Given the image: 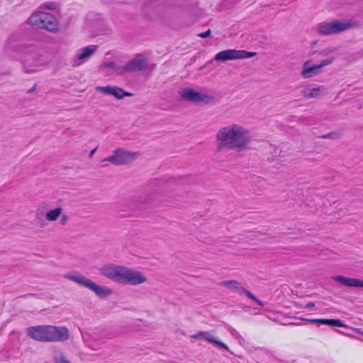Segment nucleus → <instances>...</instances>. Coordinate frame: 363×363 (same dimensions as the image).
Masks as SVG:
<instances>
[{
  "instance_id": "nucleus-25",
  "label": "nucleus",
  "mask_w": 363,
  "mask_h": 363,
  "mask_svg": "<svg viewBox=\"0 0 363 363\" xmlns=\"http://www.w3.org/2000/svg\"><path fill=\"white\" fill-rule=\"evenodd\" d=\"M303 320L308 323H318V324H321V325H323V323H324V318H321V319L304 318Z\"/></svg>"
},
{
  "instance_id": "nucleus-2",
  "label": "nucleus",
  "mask_w": 363,
  "mask_h": 363,
  "mask_svg": "<svg viewBox=\"0 0 363 363\" xmlns=\"http://www.w3.org/2000/svg\"><path fill=\"white\" fill-rule=\"evenodd\" d=\"M218 148H227L238 152L245 150L251 142L248 129L238 123H231L221 128L216 133Z\"/></svg>"
},
{
  "instance_id": "nucleus-27",
  "label": "nucleus",
  "mask_w": 363,
  "mask_h": 363,
  "mask_svg": "<svg viewBox=\"0 0 363 363\" xmlns=\"http://www.w3.org/2000/svg\"><path fill=\"white\" fill-rule=\"evenodd\" d=\"M203 331L199 332L191 336L194 339H203Z\"/></svg>"
},
{
  "instance_id": "nucleus-28",
  "label": "nucleus",
  "mask_w": 363,
  "mask_h": 363,
  "mask_svg": "<svg viewBox=\"0 0 363 363\" xmlns=\"http://www.w3.org/2000/svg\"><path fill=\"white\" fill-rule=\"evenodd\" d=\"M46 6L49 9H54L55 8V2L50 1L48 4H46Z\"/></svg>"
},
{
  "instance_id": "nucleus-19",
  "label": "nucleus",
  "mask_w": 363,
  "mask_h": 363,
  "mask_svg": "<svg viewBox=\"0 0 363 363\" xmlns=\"http://www.w3.org/2000/svg\"><path fill=\"white\" fill-rule=\"evenodd\" d=\"M103 67L113 70L117 74H123L125 73V65H120L116 62L111 61L104 62Z\"/></svg>"
},
{
  "instance_id": "nucleus-8",
  "label": "nucleus",
  "mask_w": 363,
  "mask_h": 363,
  "mask_svg": "<svg viewBox=\"0 0 363 363\" xmlns=\"http://www.w3.org/2000/svg\"><path fill=\"white\" fill-rule=\"evenodd\" d=\"M136 157V152H131L123 149H116L113 155L102 160L104 162H110L116 165H121L133 161Z\"/></svg>"
},
{
  "instance_id": "nucleus-22",
  "label": "nucleus",
  "mask_w": 363,
  "mask_h": 363,
  "mask_svg": "<svg viewBox=\"0 0 363 363\" xmlns=\"http://www.w3.org/2000/svg\"><path fill=\"white\" fill-rule=\"evenodd\" d=\"M53 359L55 363H70L63 353L60 350H55L53 353Z\"/></svg>"
},
{
  "instance_id": "nucleus-21",
  "label": "nucleus",
  "mask_w": 363,
  "mask_h": 363,
  "mask_svg": "<svg viewBox=\"0 0 363 363\" xmlns=\"http://www.w3.org/2000/svg\"><path fill=\"white\" fill-rule=\"evenodd\" d=\"M62 210L60 207L50 210L47 212L45 218L49 221H55L60 217V216L62 214Z\"/></svg>"
},
{
  "instance_id": "nucleus-10",
  "label": "nucleus",
  "mask_w": 363,
  "mask_h": 363,
  "mask_svg": "<svg viewBox=\"0 0 363 363\" xmlns=\"http://www.w3.org/2000/svg\"><path fill=\"white\" fill-rule=\"evenodd\" d=\"M97 48V45H90L78 50L76 55L70 61L72 66L77 67L87 62L90 57L96 52Z\"/></svg>"
},
{
  "instance_id": "nucleus-32",
  "label": "nucleus",
  "mask_w": 363,
  "mask_h": 363,
  "mask_svg": "<svg viewBox=\"0 0 363 363\" xmlns=\"http://www.w3.org/2000/svg\"><path fill=\"white\" fill-rule=\"evenodd\" d=\"M35 89V85H34L31 89H30L28 91V93H31L33 91H34Z\"/></svg>"
},
{
  "instance_id": "nucleus-1",
  "label": "nucleus",
  "mask_w": 363,
  "mask_h": 363,
  "mask_svg": "<svg viewBox=\"0 0 363 363\" xmlns=\"http://www.w3.org/2000/svg\"><path fill=\"white\" fill-rule=\"evenodd\" d=\"M16 36L12 35L8 40V48L21 55L19 60L27 73L40 70L49 62L47 50L33 44H14Z\"/></svg>"
},
{
  "instance_id": "nucleus-26",
  "label": "nucleus",
  "mask_w": 363,
  "mask_h": 363,
  "mask_svg": "<svg viewBox=\"0 0 363 363\" xmlns=\"http://www.w3.org/2000/svg\"><path fill=\"white\" fill-rule=\"evenodd\" d=\"M211 33V30H210V29H208V30H206V31H205V32H203V33H199L197 35H198L199 37H200V38H208V37H209V36H210Z\"/></svg>"
},
{
  "instance_id": "nucleus-12",
  "label": "nucleus",
  "mask_w": 363,
  "mask_h": 363,
  "mask_svg": "<svg viewBox=\"0 0 363 363\" xmlns=\"http://www.w3.org/2000/svg\"><path fill=\"white\" fill-rule=\"evenodd\" d=\"M147 65L146 59L140 54L137 55L132 60L125 64V72L144 70Z\"/></svg>"
},
{
  "instance_id": "nucleus-5",
  "label": "nucleus",
  "mask_w": 363,
  "mask_h": 363,
  "mask_svg": "<svg viewBox=\"0 0 363 363\" xmlns=\"http://www.w3.org/2000/svg\"><path fill=\"white\" fill-rule=\"evenodd\" d=\"M355 25L351 20H335L317 24L315 30L322 35H335L350 29Z\"/></svg>"
},
{
  "instance_id": "nucleus-33",
  "label": "nucleus",
  "mask_w": 363,
  "mask_h": 363,
  "mask_svg": "<svg viewBox=\"0 0 363 363\" xmlns=\"http://www.w3.org/2000/svg\"><path fill=\"white\" fill-rule=\"evenodd\" d=\"M230 333H231V334H232L233 335H235V334H237V333H238V332H237L235 329H232V330H230Z\"/></svg>"
},
{
  "instance_id": "nucleus-11",
  "label": "nucleus",
  "mask_w": 363,
  "mask_h": 363,
  "mask_svg": "<svg viewBox=\"0 0 363 363\" xmlns=\"http://www.w3.org/2000/svg\"><path fill=\"white\" fill-rule=\"evenodd\" d=\"M179 94L185 100L191 101L193 103L207 104L210 101L211 99L208 96L197 92L189 87H184L180 89L179 90Z\"/></svg>"
},
{
  "instance_id": "nucleus-17",
  "label": "nucleus",
  "mask_w": 363,
  "mask_h": 363,
  "mask_svg": "<svg viewBox=\"0 0 363 363\" xmlns=\"http://www.w3.org/2000/svg\"><path fill=\"white\" fill-rule=\"evenodd\" d=\"M43 11H38L33 13L28 20V23L35 29L42 28L45 24H42Z\"/></svg>"
},
{
  "instance_id": "nucleus-14",
  "label": "nucleus",
  "mask_w": 363,
  "mask_h": 363,
  "mask_svg": "<svg viewBox=\"0 0 363 363\" xmlns=\"http://www.w3.org/2000/svg\"><path fill=\"white\" fill-rule=\"evenodd\" d=\"M42 20V24H45L42 29L51 32H55L58 30L57 21L54 16L49 13L43 12Z\"/></svg>"
},
{
  "instance_id": "nucleus-24",
  "label": "nucleus",
  "mask_w": 363,
  "mask_h": 363,
  "mask_svg": "<svg viewBox=\"0 0 363 363\" xmlns=\"http://www.w3.org/2000/svg\"><path fill=\"white\" fill-rule=\"evenodd\" d=\"M245 296H247L250 299L256 302L259 306H264L263 302L257 299L250 291H245Z\"/></svg>"
},
{
  "instance_id": "nucleus-29",
  "label": "nucleus",
  "mask_w": 363,
  "mask_h": 363,
  "mask_svg": "<svg viewBox=\"0 0 363 363\" xmlns=\"http://www.w3.org/2000/svg\"><path fill=\"white\" fill-rule=\"evenodd\" d=\"M67 216H63L62 217V218H61V220H60L61 223H62V225H64V224H65V223H67Z\"/></svg>"
},
{
  "instance_id": "nucleus-20",
  "label": "nucleus",
  "mask_w": 363,
  "mask_h": 363,
  "mask_svg": "<svg viewBox=\"0 0 363 363\" xmlns=\"http://www.w3.org/2000/svg\"><path fill=\"white\" fill-rule=\"evenodd\" d=\"M203 338L205 340H206L207 342H210V343H212L213 345H216L220 347H222L225 350H226L227 351H229V349L228 347V346L222 342L221 341H219L218 340H216L213 335L210 333L209 332H206V331H203Z\"/></svg>"
},
{
  "instance_id": "nucleus-23",
  "label": "nucleus",
  "mask_w": 363,
  "mask_h": 363,
  "mask_svg": "<svg viewBox=\"0 0 363 363\" xmlns=\"http://www.w3.org/2000/svg\"><path fill=\"white\" fill-rule=\"evenodd\" d=\"M323 325L345 328V325L339 319H326L324 318Z\"/></svg>"
},
{
  "instance_id": "nucleus-7",
  "label": "nucleus",
  "mask_w": 363,
  "mask_h": 363,
  "mask_svg": "<svg viewBox=\"0 0 363 363\" xmlns=\"http://www.w3.org/2000/svg\"><path fill=\"white\" fill-rule=\"evenodd\" d=\"M255 55L256 53L253 52L228 49L218 52L215 55L214 60L216 61L225 62L231 60L247 59L255 56Z\"/></svg>"
},
{
  "instance_id": "nucleus-31",
  "label": "nucleus",
  "mask_w": 363,
  "mask_h": 363,
  "mask_svg": "<svg viewBox=\"0 0 363 363\" xmlns=\"http://www.w3.org/2000/svg\"><path fill=\"white\" fill-rule=\"evenodd\" d=\"M96 150H97V147H95L94 149H93L92 150L90 151L89 155V157L90 158L93 157V155L96 152Z\"/></svg>"
},
{
  "instance_id": "nucleus-4",
  "label": "nucleus",
  "mask_w": 363,
  "mask_h": 363,
  "mask_svg": "<svg viewBox=\"0 0 363 363\" xmlns=\"http://www.w3.org/2000/svg\"><path fill=\"white\" fill-rule=\"evenodd\" d=\"M26 333L39 342H65L69 338V330L63 326L38 325L29 327Z\"/></svg>"
},
{
  "instance_id": "nucleus-16",
  "label": "nucleus",
  "mask_w": 363,
  "mask_h": 363,
  "mask_svg": "<svg viewBox=\"0 0 363 363\" xmlns=\"http://www.w3.org/2000/svg\"><path fill=\"white\" fill-rule=\"evenodd\" d=\"M220 285L238 293L240 295H245V291H248L242 287L240 283L235 280L223 281L220 282Z\"/></svg>"
},
{
  "instance_id": "nucleus-3",
  "label": "nucleus",
  "mask_w": 363,
  "mask_h": 363,
  "mask_svg": "<svg viewBox=\"0 0 363 363\" xmlns=\"http://www.w3.org/2000/svg\"><path fill=\"white\" fill-rule=\"evenodd\" d=\"M101 274L117 282L129 285H138L146 281L141 273L125 267L107 264L100 269Z\"/></svg>"
},
{
  "instance_id": "nucleus-18",
  "label": "nucleus",
  "mask_w": 363,
  "mask_h": 363,
  "mask_svg": "<svg viewBox=\"0 0 363 363\" xmlns=\"http://www.w3.org/2000/svg\"><path fill=\"white\" fill-rule=\"evenodd\" d=\"M323 86H308L302 91V95L306 99L316 98L320 95Z\"/></svg>"
},
{
  "instance_id": "nucleus-9",
  "label": "nucleus",
  "mask_w": 363,
  "mask_h": 363,
  "mask_svg": "<svg viewBox=\"0 0 363 363\" xmlns=\"http://www.w3.org/2000/svg\"><path fill=\"white\" fill-rule=\"evenodd\" d=\"M335 58L331 57L322 60L319 64L313 65L311 60L305 62L303 65L301 75L304 78H311L317 75L321 68L333 62Z\"/></svg>"
},
{
  "instance_id": "nucleus-15",
  "label": "nucleus",
  "mask_w": 363,
  "mask_h": 363,
  "mask_svg": "<svg viewBox=\"0 0 363 363\" xmlns=\"http://www.w3.org/2000/svg\"><path fill=\"white\" fill-rule=\"evenodd\" d=\"M333 279L334 281L338 282L339 284L343 286L363 288V280L361 279L345 277L342 275L335 276L333 277Z\"/></svg>"
},
{
  "instance_id": "nucleus-13",
  "label": "nucleus",
  "mask_w": 363,
  "mask_h": 363,
  "mask_svg": "<svg viewBox=\"0 0 363 363\" xmlns=\"http://www.w3.org/2000/svg\"><path fill=\"white\" fill-rule=\"evenodd\" d=\"M96 90L106 95H112L118 99H121L125 96H130L132 94L124 91L122 88L118 86H97Z\"/></svg>"
},
{
  "instance_id": "nucleus-6",
  "label": "nucleus",
  "mask_w": 363,
  "mask_h": 363,
  "mask_svg": "<svg viewBox=\"0 0 363 363\" xmlns=\"http://www.w3.org/2000/svg\"><path fill=\"white\" fill-rule=\"evenodd\" d=\"M65 278L88 288L99 297H106L112 294L111 289L99 286L91 279L79 274H67L65 275Z\"/></svg>"
},
{
  "instance_id": "nucleus-30",
  "label": "nucleus",
  "mask_w": 363,
  "mask_h": 363,
  "mask_svg": "<svg viewBox=\"0 0 363 363\" xmlns=\"http://www.w3.org/2000/svg\"><path fill=\"white\" fill-rule=\"evenodd\" d=\"M314 306H315V303H314L313 302H309V303H308L306 305L305 308H311L314 307Z\"/></svg>"
}]
</instances>
